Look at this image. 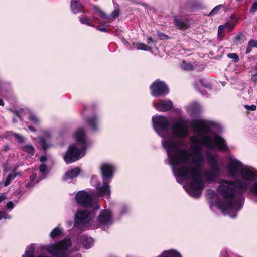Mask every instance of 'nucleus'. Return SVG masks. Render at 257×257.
Segmentation results:
<instances>
[{
  "label": "nucleus",
  "mask_w": 257,
  "mask_h": 257,
  "mask_svg": "<svg viewBox=\"0 0 257 257\" xmlns=\"http://www.w3.org/2000/svg\"><path fill=\"white\" fill-rule=\"evenodd\" d=\"M153 126L157 134L163 137L162 145L167 154V161L171 166L176 181L183 184L185 180H191L186 191L191 196L198 198L205 187L204 181L201 177V170L205 164V159L202 153V146L208 149L225 151L227 147L225 140L216 135L213 137L208 134L217 128L218 124L204 119H196L190 123V126L196 136L190 138L195 157L192 160L194 166L187 165L190 158L189 151L180 148L184 145L182 141H176L170 137H164L169 128V122L167 118L162 115L152 117Z\"/></svg>",
  "instance_id": "obj_1"
},
{
  "label": "nucleus",
  "mask_w": 257,
  "mask_h": 257,
  "mask_svg": "<svg viewBox=\"0 0 257 257\" xmlns=\"http://www.w3.org/2000/svg\"><path fill=\"white\" fill-rule=\"evenodd\" d=\"M240 175L241 178L233 180L220 179L217 187L218 192L224 197L231 199L239 209L243 206L244 193L246 191L250 199L257 203V170L245 166L241 168Z\"/></svg>",
  "instance_id": "obj_2"
},
{
  "label": "nucleus",
  "mask_w": 257,
  "mask_h": 257,
  "mask_svg": "<svg viewBox=\"0 0 257 257\" xmlns=\"http://www.w3.org/2000/svg\"><path fill=\"white\" fill-rule=\"evenodd\" d=\"M74 137L77 144L81 146L78 148L76 144H72L64 156V159L66 164L75 162L83 157L86 153L87 148L89 146V142L83 128H79L74 133Z\"/></svg>",
  "instance_id": "obj_3"
},
{
  "label": "nucleus",
  "mask_w": 257,
  "mask_h": 257,
  "mask_svg": "<svg viewBox=\"0 0 257 257\" xmlns=\"http://www.w3.org/2000/svg\"><path fill=\"white\" fill-rule=\"evenodd\" d=\"M115 168L111 164L105 163L102 165L101 171L103 178V184L97 182V178L93 176L91 178V183L96 188V194L97 196L108 199L111 194L110 183L113 177Z\"/></svg>",
  "instance_id": "obj_4"
},
{
  "label": "nucleus",
  "mask_w": 257,
  "mask_h": 257,
  "mask_svg": "<svg viewBox=\"0 0 257 257\" xmlns=\"http://www.w3.org/2000/svg\"><path fill=\"white\" fill-rule=\"evenodd\" d=\"M217 193L222 197L221 201L217 193L213 190L208 189L207 190V198L209 201L210 207L213 210L214 206L221 209L226 214H228L231 218H235L238 212L242 208H238V206L234 202H232L231 199H227L220 194L216 189Z\"/></svg>",
  "instance_id": "obj_5"
},
{
  "label": "nucleus",
  "mask_w": 257,
  "mask_h": 257,
  "mask_svg": "<svg viewBox=\"0 0 257 257\" xmlns=\"http://www.w3.org/2000/svg\"><path fill=\"white\" fill-rule=\"evenodd\" d=\"M96 210L94 208L78 209L74 215V227L81 231L96 228Z\"/></svg>",
  "instance_id": "obj_6"
},
{
  "label": "nucleus",
  "mask_w": 257,
  "mask_h": 257,
  "mask_svg": "<svg viewBox=\"0 0 257 257\" xmlns=\"http://www.w3.org/2000/svg\"><path fill=\"white\" fill-rule=\"evenodd\" d=\"M205 157L207 163L210 168L204 172V178L208 182H215L222 172L217 159V155L207 150L205 152Z\"/></svg>",
  "instance_id": "obj_7"
},
{
  "label": "nucleus",
  "mask_w": 257,
  "mask_h": 257,
  "mask_svg": "<svg viewBox=\"0 0 257 257\" xmlns=\"http://www.w3.org/2000/svg\"><path fill=\"white\" fill-rule=\"evenodd\" d=\"M76 203L85 209H98L100 205L97 201L93 200L91 195L84 190L78 191L75 196Z\"/></svg>",
  "instance_id": "obj_8"
},
{
  "label": "nucleus",
  "mask_w": 257,
  "mask_h": 257,
  "mask_svg": "<svg viewBox=\"0 0 257 257\" xmlns=\"http://www.w3.org/2000/svg\"><path fill=\"white\" fill-rule=\"evenodd\" d=\"M171 133L173 137L177 139H184L188 135L189 131L186 125V121L179 118L171 126Z\"/></svg>",
  "instance_id": "obj_9"
},
{
  "label": "nucleus",
  "mask_w": 257,
  "mask_h": 257,
  "mask_svg": "<svg viewBox=\"0 0 257 257\" xmlns=\"http://www.w3.org/2000/svg\"><path fill=\"white\" fill-rule=\"evenodd\" d=\"M96 222V228L99 226L104 230L107 229L113 222V216L111 211L108 209L101 210Z\"/></svg>",
  "instance_id": "obj_10"
},
{
  "label": "nucleus",
  "mask_w": 257,
  "mask_h": 257,
  "mask_svg": "<svg viewBox=\"0 0 257 257\" xmlns=\"http://www.w3.org/2000/svg\"><path fill=\"white\" fill-rule=\"evenodd\" d=\"M151 93L153 96H165L169 93V88L163 81L157 80L150 86Z\"/></svg>",
  "instance_id": "obj_11"
},
{
  "label": "nucleus",
  "mask_w": 257,
  "mask_h": 257,
  "mask_svg": "<svg viewBox=\"0 0 257 257\" xmlns=\"http://www.w3.org/2000/svg\"><path fill=\"white\" fill-rule=\"evenodd\" d=\"M228 160L227 171L228 176L230 178H235L238 173H240L242 164L240 161L231 155L228 156Z\"/></svg>",
  "instance_id": "obj_12"
},
{
  "label": "nucleus",
  "mask_w": 257,
  "mask_h": 257,
  "mask_svg": "<svg viewBox=\"0 0 257 257\" xmlns=\"http://www.w3.org/2000/svg\"><path fill=\"white\" fill-rule=\"evenodd\" d=\"M76 245L72 249L73 251H77L79 250L81 246L84 249H89L91 247L93 244V240L92 237L86 235H79L76 240Z\"/></svg>",
  "instance_id": "obj_13"
},
{
  "label": "nucleus",
  "mask_w": 257,
  "mask_h": 257,
  "mask_svg": "<svg viewBox=\"0 0 257 257\" xmlns=\"http://www.w3.org/2000/svg\"><path fill=\"white\" fill-rule=\"evenodd\" d=\"M153 105L156 109L161 112L168 111L173 106L172 102L169 99H160L156 103L153 102Z\"/></svg>",
  "instance_id": "obj_14"
},
{
  "label": "nucleus",
  "mask_w": 257,
  "mask_h": 257,
  "mask_svg": "<svg viewBox=\"0 0 257 257\" xmlns=\"http://www.w3.org/2000/svg\"><path fill=\"white\" fill-rule=\"evenodd\" d=\"M174 25L179 29H187L190 26V20L186 17H174Z\"/></svg>",
  "instance_id": "obj_15"
},
{
  "label": "nucleus",
  "mask_w": 257,
  "mask_h": 257,
  "mask_svg": "<svg viewBox=\"0 0 257 257\" xmlns=\"http://www.w3.org/2000/svg\"><path fill=\"white\" fill-rule=\"evenodd\" d=\"M186 110L191 115H195L201 111L202 107L198 103L193 102L186 107Z\"/></svg>",
  "instance_id": "obj_16"
},
{
  "label": "nucleus",
  "mask_w": 257,
  "mask_h": 257,
  "mask_svg": "<svg viewBox=\"0 0 257 257\" xmlns=\"http://www.w3.org/2000/svg\"><path fill=\"white\" fill-rule=\"evenodd\" d=\"M99 120V117L96 115L88 117L86 119L87 124L93 132L98 131Z\"/></svg>",
  "instance_id": "obj_17"
},
{
  "label": "nucleus",
  "mask_w": 257,
  "mask_h": 257,
  "mask_svg": "<svg viewBox=\"0 0 257 257\" xmlns=\"http://www.w3.org/2000/svg\"><path fill=\"white\" fill-rule=\"evenodd\" d=\"M70 8L72 12L74 14L84 11L83 10V6L81 3L78 1L71 0Z\"/></svg>",
  "instance_id": "obj_18"
},
{
  "label": "nucleus",
  "mask_w": 257,
  "mask_h": 257,
  "mask_svg": "<svg viewBox=\"0 0 257 257\" xmlns=\"http://www.w3.org/2000/svg\"><path fill=\"white\" fill-rule=\"evenodd\" d=\"M157 257H182L180 252L175 249H169L163 251Z\"/></svg>",
  "instance_id": "obj_19"
},
{
  "label": "nucleus",
  "mask_w": 257,
  "mask_h": 257,
  "mask_svg": "<svg viewBox=\"0 0 257 257\" xmlns=\"http://www.w3.org/2000/svg\"><path fill=\"white\" fill-rule=\"evenodd\" d=\"M12 137H14L17 140V141L20 143H23L25 141L24 138L23 136L12 132H6L3 135V138L6 139H11Z\"/></svg>",
  "instance_id": "obj_20"
},
{
  "label": "nucleus",
  "mask_w": 257,
  "mask_h": 257,
  "mask_svg": "<svg viewBox=\"0 0 257 257\" xmlns=\"http://www.w3.org/2000/svg\"><path fill=\"white\" fill-rule=\"evenodd\" d=\"M80 173V169L78 168H75L67 171L63 179L65 180H69L76 177Z\"/></svg>",
  "instance_id": "obj_21"
},
{
  "label": "nucleus",
  "mask_w": 257,
  "mask_h": 257,
  "mask_svg": "<svg viewBox=\"0 0 257 257\" xmlns=\"http://www.w3.org/2000/svg\"><path fill=\"white\" fill-rule=\"evenodd\" d=\"M15 169H14L12 173L7 176L4 184V186H8L11 183L12 180L15 179L17 176H20L21 173L20 172H15Z\"/></svg>",
  "instance_id": "obj_22"
},
{
  "label": "nucleus",
  "mask_w": 257,
  "mask_h": 257,
  "mask_svg": "<svg viewBox=\"0 0 257 257\" xmlns=\"http://www.w3.org/2000/svg\"><path fill=\"white\" fill-rule=\"evenodd\" d=\"M254 48H257V40L250 39L248 41V44L246 46L245 54H249Z\"/></svg>",
  "instance_id": "obj_23"
},
{
  "label": "nucleus",
  "mask_w": 257,
  "mask_h": 257,
  "mask_svg": "<svg viewBox=\"0 0 257 257\" xmlns=\"http://www.w3.org/2000/svg\"><path fill=\"white\" fill-rule=\"evenodd\" d=\"M130 211V206L126 204H122L119 209V215L120 217L127 214Z\"/></svg>",
  "instance_id": "obj_24"
},
{
  "label": "nucleus",
  "mask_w": 257,
  "mask_h": 257,
  "mask_svg": "<svg viewBox=\"0 0 257 257\" xmlns=\"http://www.w3.org/2000/svg\"><path fill=\"white\" fill-rule=\"evenodd\" d=\"M39 171L41 174V176L40 177L39 180H37V182L38 183L41 180L46 177V174L48 171L47 166L45 164H41L39 166Z\"/></svg>",
  "instance_id": "obj_25"
},
{
  "label": "nucleus",
  "mask_w": 257,
  "mask_h": 257,
  "mask_svg": "<svg viewBox=\"0 0 257 257\" xmlns=\"http://www.w3.org/2000/svg\"><path fill=\"white\" fill-rule=\"evenodd\" d=\"M38 139L39 144L44 150H47L50 146L52 145L51 143L47 142L45 138L43 137H39Z\"/></svg>",
  "instance_id": "obj_26"
},
{
  "label": "nucleus",
  "mask_w": 257,
  "mask_h": 257,
  "mask_svg": "<svg viewBox=\"0 0 257 257\" xmlns=\"http://www.w3.org/2000/svg\"><path fill=\"white\" fill-rule=\"evenodd\" d=\"M235 26V24H233L229 22H226L224 25H220L218 27V35L220 34L225 28H228L229 29L231 30Z\"/></svg>",
  "instance_id": "obj_27"
},
{
  "label": "nucleus",
  "mask_w": 257,
  "mask_h": 257,
  "mask_svg": "<svg viewBox=\"0 0 257 257\" xmlns=\"http://www.w3.org/2000/svg\"><path fill=\"white\" fill-rule=\"evenodd\" d=\"M37 177V174L36 173H33L30 176V181L29 182L27 183L26 184V187H32L34 186V185L36 183H38L37 182V180H39L40 177L36 179V181L34 183L33 182L35 180Z\"/></svg>",
  "instance_id": "obj_28"
},
{
  "label": "nucleus",
  "mask_w": 257,
  "mask_h": 257,
  "mask_svg": "<svg viewBox=\"0 0 257 257\" xmlns=\"http://www.w3.org/2000/svg\"><path fill=\"white\" fill-rule=\"evenodd\" d=\"M63 229L59 228L58 226L54 228L50 233V237L52 238H54L59 236L62 232Z\"/></svg>",
  "instance_id": "obj_29"
},
{
  "label": "nucleus",
  "mask_w": 257,
  "mask_h": 257,
  "mask_svg": "<svg viewBox=\"0 0 257 257\" xmlns=\"http://www.w3.org/2000/svg\"><path fill=\"white\" fill-rule=\"evenodd\" d=\"M94 9L97 12H98V13H99L101 18L106 20V23H108L109 19H110L108 15H106V14L104 11L101 10L97 6H95Z\"/></svg>",
  "instance_id": "obj_30"
},
{
  "label": "nucleus",
  "mask_w": 257,
  "mask_h": 257,
  "mask_svg": "<svg viewBox=\"0 0 257 257\" xmlns=\"http://www.w3.org/2000/svg\"><path fill=\"white\" fill-rule=\"evenodd\" d=\"M29 120L31 123L34 125L37 126L40 123V120L34 114H31L29 116Z\"/></svg>",
  "instance_id": "obj_31"
},
{
  "label": "nucleus",
  "mask_w": 257,
  "mask_h": 257,
  "mask_svg": "<svg viewBox=\"0 0 257 257\" xmlns=\"http://www.w3.org/2000/svg\"><path fill=\"white\" fill-rule=\"evenodd\" d=\"M22 150L31 155H33L35 152V149L31 144H27L22 147Z\"/></svg>",
  "instance_id": "obj_32"
},
{
  "label": "nucleus",
  "mask_w": 257,
  "mask_h": 257,
  "mask_svg": "<svg viewBox=\"0 0 257 257\" xmlns=\"http://www.w3.org/2000/svg\"><path fill=\"white\" fill-rule=\"evenodd\" d=\"M79 21L80 23L82 24L86 25L87 26H89L92 27H94V25L92 24L90 20L86 17H81L79 18Z\"/></svg>",
  "instance_id": "obj_33"
},
{
  "label": "nucleus",
  "mask_w": 257,
  "mask_h": 257,
  "mask_svg": "<svg viewBox=\"0 0 257 257\" xmlns=\"http://www.w3.org/2000/svg\"><path fill=\"white\" fill-rule=\"evenodd\" d=\"M181 68L185 70H192L193 66L191 63L183 61L181 65Z\"/></svg>",
  "instance_id": "obj_34"
},
{
  "label": "nucleus",
  "mask_w": 257,
  "mask_h": 257,
  "mask_svg": "<svg viewBox=\"0 0 257 257\" xmlns=\"http://www.w3.org/2000/svg\"><path fill=\"white\" fill-rule=\"evenodd\" d=\"M119 10L115 9L111 14L109 15V17H110V19H109L108 23H111L112 22L114 19H115L116 18L118 17L119 15Z\"/></svg>",
  "instance_id": "obj_35"
},
{
  "label": "nucleus",
  "mask_w": 257,
  "mask_h": 257,
  "mask_svg": "<svg viewBox=\"0 0 257 257\" xmlns=\"http://www.w3.org/2000/svg\"><path fill=\"white\" fill-rule=\"evenodd\" d=\"M199 82L204 87L209 89V90L212 89V86L210 83L206 80L204 79H200L199 80Z\"/></svg>",
  "instance_id": "obj_36"
},
{
  "label": "nucleus",
  "mask_w": 257,
  "mask_h": 257,
  "mask_svg": "<svg viewBox=\"0 0 257 257\" xmlns=\"http://www.w3.org/2000/svg\"><path fill=\"white\" fill-rule=\"evenodd\" d=\"M137 49L138 50L149 51L151 50L152 48L145 44L139 43L137 45Z\"/></svg>",
  "instance_id": "obj_37"
},
{
  "label": "nucleus",
  "mask_w": 257,
  "mask_h": 257,
  "mask_svg": "<svg viewBox=\"0 0 257 257\" xmlns=\"http://www.w3.org/2000/svg\"><path fill=\"white\" fill-rule=\"evenodd\" d=\"M223 6L222 5H218L215 6L210 12L209 16H212L218 13L219 10L223 8Z\"/></svg>",
  "instance_id": "obj_38"
},
{
  "label": "nucleus",
  "mask_w": 257,
  "mask_h": 257,
  "mask_svg": "<svg viewBox=\"0 0 257 257\" xmlns=\"http://www.w3.org/2000/svg\"><path fill=\"white\" fill-rule=\"evenodd\" d=\"M228 58L232 59L234 62H237L239 60V56L235 53H228L227 54Z\"/></svg>",
  "instance_id": "obj_39"
},
{
  "label": "nucleus",
  "mask_w": 257,
  "mask_h": 257,
  "mask_svg": "<svg viewBox=\"0 0 257 257\" xmlns=\"http://www.w3.org/2000/svg\"><path fill=\"white\" fill-rule=\"evenodd\" d=\"M244 35L242 33H239L234 37V42L241 43V40L244 37Z\"/></svg>",
  "instance_id": "obj_40"
},
{
  "label": "nucleus",
  "mask_w": 257,
  "mask_h": 257,
  "mask_svg": "<svg viewBox=\"0 0 257 257\" xmlns=\"http://www.w3.org/2000/svg\"><path fill=\"white\" fill-rule=\"evenodd\" d=\"M3 218L9 219L11 218V216L8 215L5 211H0V220Z\"/></svg>",
  "instance_id": "obj_41"
},
{
  "label": "nucleus",
  "mask_w": 257,
  "mask_h": 257,
  "mask_svg": "<svg viewBox=\"0 0 257 257\" xmlns=\"http://www.w3.org/2000/svg\"><path fill=\"white\" fill-rule=\"evenodd\" d=\"M257 11V1L253 2L251 8L250 9V12L252 13H255Z\"/></svg>",
  "instance_id": "obj_42"
},
{
  "label": "nucleus",
  "mask_w": 257,
  "mask_h": 257,
  "mask_svg": "<svg viewBox=\"0 0 257 257\" xmlns=\"http://www.w3.org/2000/svg\"><path fill=\"white\" fill-rule=\"evenodd\" d=\"M245 108L249 111H255L256 109V106L255 105H245L244 106Z\"/></svg>",
  "instance_id": "obj_43"
},
{
  "label": "nucleus",
  "mask_w": 257,
  "mask_h": 257,
  "mask_svg": "<svg viewBox=\"0 0 257 257\" xmlns=\"http://www.w3.org/2000/svg\"><path fill=\"white\" fill-rule=\"evenodd\" d=\"M96 29L100 31L108 33V29L106 27H102L100 26L96 27Z\"/></svg>",
  "instance_id": "obj_44"
},
{
  "label": "nucleus",
  "mask_w": 257,
  "mask_h": 257,
  "mask_svg": "<svg viewBox=\"0 0 257 257\" xmlns=\"http://www.w3.org/2000/svg\"><path fill=\"white\" fill-rule=\"evenodd\" d=\"M6 207L9 209H12L14 208V204L12 201L8 202L7 203Z\"/></svg>",
  "instance_id": "obj_45"
},
{
  "label": "nucleus",
  "mask_w": 257,
  "mask_h": 257,
  "mask_svg": "<svg viewBox=\"0 0 257 257\" xmlns=\"http://www.w3.org/2000/svg\"><path fill=\"white\" fill-rule=\"evenodd\" d=\"M155 41L151 37H148L147 39V43L148 44H150L151 43H154Z\"/></svg>",
  "instance_id": "obj_46"
},
{
  "label": "nucleus",
  "mask_w": 257,
  "mask_h": 257,
  "mask_svg": "<svg viewBox=\"0 0 257 257\" xmlns=\"http://www.w3.org/2000/svg\"><path fill=\"white\" fill-rule=\"evenodd\" d=\"M14 113L15 114V115L20 119L21 118V111H14Z\"/></svg>",
  "instance_id": "obj_47"
},
{
  "label": "nucleus",
  "mask_w": 257,
  "mask_h": 257,
  "mask_svg": "<svg viewBox=\"0 0 257 257\" xmlns=\"http://www.w3.org/2000/svg\"><path fill=\"white\" fill-rule=\"evenodd\" d=\"M251 79L253 81H254L255 82H257V73L252 75Z\"/></svg>",
  "instance_id": "obj_48"
},
{
  "label": "nucleus",
  "mask_w": 257,
  "mask_h": 257,
  "mask_svg": "<svg viewBox=\"0 0 257 257\" xmlns=\"http://www.w3.org/2000/svg\"><path fill=\"white\" fill-rule=\"evenodd\" d=\"M47 160V157L45 156H42L40 157V161L41 162L44 163Z\"/></svg>",
  "instance_id": "obj_49"
},
{
  "label": "nucleus",
  "mask_w": 257,
  "mask_h": 257,
  "mask_svg": "<svg viewBox=\"0 0 257 257\" xmlns=\"http://www.w3.org/2000/svg\"><path fill=\"white\" fill-rule=\"evenodd\" d=\"M28 128L32 132H35L36 131V129L33 126H31V125H28Z\"/></svg>",
  "instance_id": "obj_50"
},
{
  "label": "nucleus",
  "mask_w": 257,
  "mask_h": 257,
  "mask_svg": "<svg viewBox=\"0 0 257 257\" xmlns=\"http://www.w3.org/2000/svg\"><path fill=\"white\" fill-rule=\"evenodd\" d=\"M6 199V197L5 195H0V203L2 202Z\"/></svg>",
  "instance_id": "obj_51"
},
{
  "label": "nucleus",
  "mask_w": 257,
  "mask_h": 257,
  "mask_svg": "<svg viewBox=\"0 0 257 257\" xmlns=\"http://www.w3.org/2000/svg\"><path fill=\"white\" fill-rule=\"evenodd\" d=\"M88 107H85L83 111L82 112V114L83 115L84 112L87 111L88 110Z\"/></svg>",
  "instance_id": "obj_52"
},
{
  "label": "nucleus",
  "mask_w": 257,
  "mask_h": 257,
  "mask_svg": "<svg viewBox=\"0 0 257 257\" xmlns=\"http://www.w3.org/2000/svg\"><path fill=\"white\" fill-rule=\"evenodd\" d=\"M0 105L1 106H4V103L2 99H0Z\"/></svg>",
  "instance_id": "obj_53"
},
{
  "label": "nucleus",
  "mask_w": 257,
  "mask_h": 257,
  "mask_svg": "<svg viewBox=\"0 0 257 257\" xmlns=\"http://www.w3.org/2000/svg\"><path fill=\"white\" fill-rule=\"evenodd\" d=\"M13 122L14 123H16L17 122V119L16 118H13Z\"/></svg>",
  "instance_id": "obj_54"
},
{
  "label": "nucleus",
  "mask_w": 257,
  "mask_h": 257,
  "mask_svg": "<svg viewBox=\"0 0 257 257\" xmlns=\"http://www.w3.org/2000/svg\"><path fill=\"white\" fill-rule=\"evenodd\" d=\"M46 135L47 136H48V137H49V136H50V133H49V132H47V133H46Z\"/></svg>",
  "instance_id": "obj_55"
},
{
  "label": "nucleus",
  "mask_w": 257,
  "mask_h": 257,
  "mask_svg": "<svg viewBox=\"0 0 257 257\" xmlns=\"http://www.w3.org/2000/svg\"><path fill=\"white\" fill-rule=\"evenodd\" d=\"M100 25H104V23H100Z\"/></svg>",
  "instance_id": "obj_56"
},
{
  "label": "nucleus",
  "mask_w": 257,
  "mask_h": 257,
  "mask_svg": "<svg viewBox=\"0 0 257 257\" xmlns=\"http://www.w3.org/2000/svg\"><path fill=\"white\" fill-rule=\"evenodd\" d=\"M255 69L256 70H257V64L256 65L255 67Z\"/></svg>",
  "instance_id": "obj_57"
},
{
  "label": "nucleus",
  "mask_w": 257,
  "mask_h": 257,
  "mask_svg": "<svg viewBox=\"0 0 257 257\" xmlns=\"http://www.w3.org/2000/svg\"><path fill=\"white\" fill-rule=\"evenodd\" d=\"M195 89H197V85H196V84H195Z\"/></svg>",
  "instance_id": "obj_58"
},
{
  "label": "nucleus",
  "mask_w": 257,
  "mask_h": 257,
  "mask_svg": "<svg viewBox=\"0 0 257 257\" xmlns=\"http://www.w3.org/2000/svg\"><path fill=\"white\" fill-rule=\"evenodd\" d=\"M201 93H202V95H205V94H204V93H203V92H201Z\"/></svg>",
  "instance_id": "obj_59"
}]
</instances>
